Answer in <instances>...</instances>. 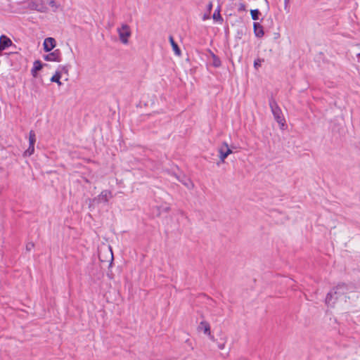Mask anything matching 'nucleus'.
Wrapping results in <instances>:
<instances>
[{
  "label": "nucleus",
  "instance_id": "1",
  "mask_svg": "<svg viewBox=\"0 0 360 360\" xmlns=\"http://www.w3.org/2000/svg\"><path fill=\"white\" fill-rule=\"evenodd\" d=\"M333 290H334L335 300H339L342 298V296H344L345 302H346L347 299H349V297H347L346 295L349 292H353L354 287L352 285L340 283L335 288H334Z\"/></svg>",
  "mask_w": 360,
  "mask_h": 360
},
{
  "label": "nucleus",
  "instance_id": "2",
  "mask_svg": "<svg viewBox=\"0 0 360 360\" xmlns=\"http://www.w3.org/2000/svg\"><path fill=\"white\" fill-rule=\"evenodd\" d=\"M120 41L127 44L129 42V37L131 35L130 27L127 24H122L117 29Z\"/></svg>",
  "mask_w": 360,
  "mask_h": 360
},
{
  "label": "nucleus",
  "instance_id": "3",
  "mask_svg": "<svg viewBox=\"0 0 360 360\" xmlns=\"http://www.w3.org/2000/svg\"><path fill=\"white\" fill-rule=\"evenodd\" d=\"M269 105L271 110V112L276 119V120L279 123L283 125V121H284V119L281 116V110L278 106L275 100L271 99L269 101Z\"/></svg>",
  "mask_w": 360,
  "mask_h": 360
},
{
  "label": "nucleus",
  "instance_id": "4",
  "mask_svg": "<svg viewBox=\"0 0 360 360\" xmlns=\"http://www.w3.org/2000/svg\"><path fill=\"white\" fill-rule=\"evenodd\" d=\"M198 330L199 331H203V333L208 335L210 339L212 341H214V336L211 334L210 331V326L208 322L207 321H201L200 324L198 326Z\"/></svg>",
  "mask_w": 360,
  "mask_h": 360
},
{
  "label": "nucleus",
  "instance_id": "5",
  "mask_svg": "<svg viewBox=\"0 0 360 360\" xmlns=\"http://www.w3.org/2000/svg\"><path fill=\"white\" fill-rule=\"evenodd\" d=\"M219 158L221 162H224V160L227 156L232 153V150L229 148L226 143H224L223 145L219 148Z\"/></svg>",
  "mask_w": 360,
  "mask_h": 360
},
{
  "label": "nucleus",
  "instance_id": "6",
  "mask_svg": "<svg viewBox=\"0 0 360 360\" xmlns=\"http://www.w3.org/2000/svg\"><path fill=\"white\" fill-rule=\"evenodd\" d=\"M44 59L47 61L60 62L61 60V53L60 50L56 49L52 53L44 56Z\"/></svg>",
  "mask_w": 360,
  "mask_h": 360
},
{
  "label": "nucleus",
  "instance_id": "7",
  "mask_svg": "<svg viewBox=\"0 0 360 360\" xmlns=\"http://www.w3.org/2000/svg\"><path fill=\"white\" fill-rule=\"evenodd\" d=\"M44 50L46 52L51 51L56 46V40L52 37L46 38L44 41Z\"/></svg>",
  "mask_w": 360,
  "mask_h": 360
},
{
  "label": "nucleus",
  "instance_id": "8",
  "mask_svg": "<svg viewBox=\"0 0 360 360\" xmlns=\"http://www.w3.org/2000/svg\"><path fill=\"white\" fill-rule=\"evenodd\" d=\"M112 197L113 195L111 191L105 190L101 193L98 198L101 202H108Z\"/></svg>",
  "mask_w": 360,
  "mask_h": 360
},
{
  "label": "nucleus",
  "instance_id": "9",
  "mask_svg": "<svg viewBox=\"0 0 360 360\" xmlns=\"http://www.w3.org/2000/svg\"><path fill=\"white\" fill-rule=\"evenodd\" d=\"M12 41L7 37L2 35L0 37V51H3L7 47L11 46Z\"/></svg>",
  "mask_w": 360,
  "mask_h": 360
},
{
  "label": "nucleus",
  "instance_id": "10",
  "mask_svg": "<svg viewBox=\"0 0 360 360\" xmlns=\"http://www.w3.org/2000/svg\"><path fill=\"white\" fill-rule=\"evenodd\" d=\"M254 32L257 37H262L264 36V32L263 27L258 22H254L253 24Z\"/></svg>",
  "mask_w": 360,
  "mask_h": 360
},
{
  "label": "nucleus",
  "instance_id": "11",
  "mask_svg": "<svg viewBox=\"0 0 360 360\" xmlns=\"http://www.w3.org/2000/svg\"><path fill=\"white\" fill-rule=\"evenodd\" d=\"M334 295V290H332L327 294L326 297V304L327 305L333 307L335 304L337 300H335V297L333 299Z\"/></svg>",
  "mask_w": 360,
  "mask_h": 360
},
{
  "label": "nucleus",
  "instance_id": "12",
  "mask_svg": "<svg viewBox=\"0 0 360 360\" xmlns=\"http://www.w3.org/2000/svg\"><path fill=\"white\" fill-rule=\"evenodd\" d=\"M169 42L172 46V49L175 53L176 55L177 56H180L181 55V50L179 47V46L177 45V44L174 41V38L172 36H170L169 37Z\"/></svg>",
  "mask_w": 360,
  "mask_h": 360
},
{
  "label": "nucleus",
  "instance_id": "13",
  "mask_svg": "<svg viewBox=\"0 0 360 360\" xmlns=\"http://www.w3.org/2000/svg\"><path fill=\"white\" fill-rule=\"evenodd\" d=\"M61 77V71H56V73L51 78V82H56L58 84V85L60 86L62 84L60 80Z\"/></svg>",
  "mask_w": 360,
  "mask_h": 360
},
{
  "label": "nucleus",
  "instance_id": "14",
  "mask_svg": "<svg viewBox=\"0 0 360 360\" xmlns=\"http://www.w3.org/2000/svg\"><path fill=\"white\" fill-rule=\"evenodd\" d=\"M174 176L181 182H182V184L184 185H185L189 189H192L194 187V184H193V182L191 181H190L189 179H186V180H183V179H180L179 177L178 176H176V174H174Z\"/></svg>",
  "mask_w": 360,
  "mask_h": 360
},
{
  "label": "nucleus",
  "instance_id": "15",
  "mask_svg": "<svg viewBox=\"0 0 360 360\" xmlns=\"http://www.w3.org/2000/svg\"><path fill=\"white\" fill-rule=\"evenodd\" d=\"M29 142L30 145H34L36 142V136L34 132L32 130L29 134Z\"/></svg>",
  "mask_w": 360,
  "mask_h": 360
},
{
  "label": "nucleus",
  "instance_id": "16",
  "mask_svg": "<svg viewBox=\"0 0 360 360\" xmlns=\"http://www.w3.org/2000/svg\"><path fill=\"white\" fill-rule=\"evenodd\" d=\"M250 14L252 19L254 20H257L259 19V15L260 14L258 9H254L250 11Z\"/></svg>",
  "mask_w": 360,
  "mask_h": 360
},
{
  "label": "nucleus",
  "instance_id": "17",
  "mask_svg": "<svg viewBox=\"0 0 360 360\" xmlns=\"http://www.w3.org/2000/svg\"><path fill=\"white\" fill-rule=\"evenodd\" d=\"M42 68V64L41 63V61L39 60H35L34 62V64H33V68L32 69L34 70V71H39Z\"/></svg>",
  "mask_w": 360,
  "mask_h": 360
},
{
  "label": "nucleus",
  "instance_id": "18",
  "mask_svg": "<svg viewBox=\"0 0 360 360\" xmlns=\"http://www.w3.org/2000/svg\"><path fill=\"white\" fill-rule=\"evenodd\" d=\"M213 19L216 20L223 21V18L220 15L219 8L217 9L213 14Z\"/></svg>",
  "mask_w": 360,
  "mask_h": 360
},
{
  "label": "nucleus",
  "instance_id": "19",
  "mask_svg": "<svg viewBox=\"0 0 360 360\" xmlns=\"http://www.w3.org/2000/svg\"><path fill=\"white\" fill-rule=\"evenodd\" d=\"M212 58H213V62H212L213 65L216 68L219 67L221 65L220 59L214 54H212Z\"/></svg>",
  "mask_w": 360,
  "mask_h": 360
},
{
  "label": "nucleus",
  "instance_id": "20",
  "mask_svg": "<svg viewBox=\"0 0 360 360\" xmlns=\"http://www.w3.org/2000/svg\"><path fill=\"white\" fill-rule=\"evenodd\" d=\"M47 4L51 7L53 8V11H56V10L58 9V6L56 4L55 0H48L47 1Z\"/></svg>",
  "mask_w": 360,
  "mask_h": 360
},
{
  "label": "nucleus",
  "instance_id": "21",
  "mask_svg": "<svg viewBox=\"0 0 360 360\" xmlns=\"http://www.w3.org/2000/svg\"><path fill=\"white\" fill-rule=\"evenodd\" d=\"M264 62V59L257 58L254 61V67L255 69H258L261 65L262 63Z\"/></svg>",
  "mask_w": 360,
  "mask_h": 360
},
{
  "label": "nucleus",
  "instance_id": "22",
  "mask_svg": "<svg viewBox=\"0 0 360 360\" xmlns=\"http://www.w3.org/2000/svg\"><path fill=\"white\" fill-rule=\"evenodd\" d=\"M34 145H30L28 149L25 152V155H31L34 151Z\"/></svg>",
  "mask_w": 360,
  "mask_h": 360
},
{
  "label": "nucleus",
  "instance_id": "23",
  "mask_svg": "<svg viewBox=\"0 0 360 360\" xmlns=\"http://www.w3.org/2000/svg\"><path fill=\"white\" fill-rule=\"evenodd\" d=\"M57 71H61V74L65 73L68 75V67L67 65L60 66Z\"/></svg>",
  "mask_w": 360,
  "mask_h": 360
},
{
  "label": "nucleus",
  "instance_id": "24",
  "mask_svg": "<svg viewBox=\"0 0 360 360\" xmlns=\"http://www.w3.org/2000/svg\"><path fill=\"white\" fill-rule=\"evenodd\" d=\"M238 11L239 12H241V11H246V6L245 4L243 3H240L238 4Z\"/></svg>",
  "mask_w": 360,
  "mask_h": 360
},
{
  "label": "nucleus",
  "instance_id": "25",
  "mask_svg": "<svg viewBox=\"0 0 360 360\" xmlns=\"http://www.w3.org/2000/svg\"><path fill=\"white\" fill-rule=\"evenodd\" d=\"M34 245L33 243H28L27 245H26V250L27 251H31L33 248H34Z\"/></svg>",
  "mask_w": 360,
  "mask_h": 360
},
{
  "label": "nucleus",
  "instance_id": "26",
  "mask_svg": "<svg viewBox=\"0 0 360 360\" xmlns=\"http://www.w3.org/2000/svg\"><path fill=\"white\" fill-rule=\"evenodd\" d=\"M29 8L32 10H37V11H39L38 8H37V5L34 3V2H32L31 4H30L29 5Z\"/></svg>",
  "mask_w": 360,
  "mask_h": 360
},
{
  "label": "nucleus",
  "instance_id": "27",
  "mask_svg": "<svg viewBox=\"0 0 360 360\" xmlns=\"http://www.w3.org/2000/svg\"><path fill=\"white\" fill-rule=\"evenodd\" d=\"M217 345L219 349H224L225 347V342H218Z\"/></svg>",
  "mask_w": 360,
  "mask_h": 360
},
{
  "label": "nucleus",
  "instance_id": "28",
  "mask_svg": "<svg viewBox=\"0 0 360 360\" xmlns=\"http://www.w3.org/2000/svg\"><path fill=\"white\" fill-rule=\"evenodd\" d=\"M289 2H290V0H284V8H285V10H287V8H288Z\"/></svg>",
  "mask_w": 360,
  "mask_h": 360
},
{
  "label": "nucleus",
  "instance_id": "29",
  "mask_svg": "<svg viewBox=\"0 0 360 360\" xmlns=\"http://www.w3.org/2000/svg\"><path fill=\"white\" fill-rule=\"evenodd\" d=\"M207 10H208L209 11H210L212 10V2H210V3L208 4V5H207Z\"/></svg>",
  "mask_w": 360,
  "mask_h": 360
},
{
  "label": "nucleus",
  "instance_id": "30",
  "mask_svg": "<svg viewBox=\"0 0 360 360\" xmlns=\"http://www.w3.org/2000/svg\"><path fill=\"white\" fill-rule=\"evenodd\" d=\"M31 72H32V76H33L34 77H37V71H34V70H33V69H32Z\"/></svg>",
  "mask_w": 360,
  "mask_h": 360
},
{
  "label": "nucleus",
  "instance_id": "31",
  "mask_svg": "<svg viewBox=\"0 0 360 360\" xmlns=\"http://www.w3.org/2000/svg\"><path fill=\"white\" fill-rule=\"evenodd\" d=\"M163 210L166 212H169L170 210V207H165L163 208Z\"/></svg>",
  "mask_w": 360,
  "mask_h": 360
},
{
  "label": "nucleus",
  "instance_id": "32",
  "mask_svg": "<svg viewBox=\"0 0 360 360\" xmlns=\"http://www.w3.org/2000/svg\"><path fill=\"white\" fill-rule=\"evenodd\" d=\"M110 262H112L113 260V255H112V252L111 250H110Z\"/></svg>",
  "mask_w": 360,
  "mask_h": 360
},
{
  "label": "nucleus",
  "instance_id": "33",
  "mask_svg": "<svg viewBox=\"0 0 360 360\" xmlns=\"http://www.w3.org/2000/svg\"><path fill=\"white\" fill-rule=\"evenodd\" d=\"M4 169L0 167V172H3Z\"/></svg>",
  "mask_w": 360,
  "mask_h": 360
},
{
  "label": "nucleus",
  "instance_id": "34",
  "mask_svg": "<svg viewBox=\"0 0 360 360\" xmlns=\"http://www.w3.org/2000/svg\"><path fill=\"white\" fill-rule=\"evenodd\" d=\"M206 18H207V15H205L203 19L205 20Z\"/></svg>",
  "mask_w": 360,
  "mask_h": 360
},
{
  "label": "nucleus",
  "instance_id": "35",
  "mask_svg": "<svg viewBox=\"0 0 360 360\" xmlns=\"http://www.w3.org/2000/svg\"><path fill=\"white\" fill-rule=\"evenodd\" d=\"M265 1H266V4H267V5H268V4H269L268 1H267V0H265Z\"/></svg>",
  "mask_w": 360,
  "mask_h": 360
}]
</instances>
